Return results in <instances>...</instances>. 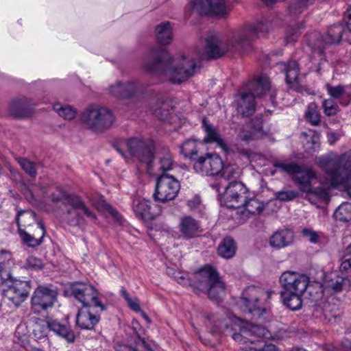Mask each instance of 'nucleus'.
<instances>
[{
  "mask_svg": "<svg viewBox=\"0 0 351 351\" xmlns=\"http://www.w3.org/2000/svg\"><path fill=\"white\" fill-rule=\"evenodd\" d=\"M175 279L176 280V281L180 283V284H182L183 285H186L187 284L189 283V280L188 278H186L185 276H184L180 272H178L175 276H174Z\"/></svg>",
  "mask_w": 351,
  "mask_h": 351,
  "instance_id": "obj_52",
  "label": "nucleus"
},
{
  "mask_svg": "<svg viewBox=\"0 0 351 351\" xmlns=\"http://www.w3.org/2000/svg\"><path fill=\"white\" fill-rule=\"evenodd\" d=\"M53 202H61L64 208L63 219L69 226H80L86 223V217L90 220L97 219L96 214L85 204L82 198L77 195L68 193L61 186H58L51 195Z\"/></svg>",
  "mask_w": 351,
  "mask_h": 351,
  "instance_id": "obj_4",
  "label": "nucleus"
},
{
  "mask_svg": "<svg viewBox=\"0 0 351 351\" xmlns=\"http://www.w3.org/2000/svg\"><path fill=\"white\" fill-rule=\"evenodd\" d=\"M70 289L71 295L82 304V306L99 308V311L106 310L105 306L98 298L97 289L93 285L76 282L71 285Z\"/></svg>",
  "mask_w": 351,
  "mask_h": 351,
  "instance_id": "obj_12",
  "label": "nucleus"
},
{
  "mask_svg": "<svg viewBox=\"0 0 351 351\" xmlns=\"http://www.w3.org/2000/svg\"><path fill=\"white\" fill-rule=\"evenodd\" d=\"M121 294L123 296V298L128 302L131 299L129 294L127 293L126 290L125 289H122L121 290Z\"/></svg>",
  "mask_w": 351,
  "mask_h": 351,
  "instance_id": "obj_57",
  "label": "nucleus"
},
{
  "mask_svg": "<svg viewBox=\"0 0 351 351\" xmlns=\"http://www.w3.org/2000/svg\"><path fill=\"white\" fill-rule=\"evenodd\" d=\"M305 117L306 120L312 125H317L320 122V114L317 110L315 103L308 104L305 112Z\"/></svg>",
  "mask_w": 351,
  "mask_h": 351,
  "instance_id": "obj_43",
  "label": "nucleus"
},
{
  "mask_svg": "<svg viewBox=\"0 0 351 351\" xmlns=\"http://www.w3.org/2000/svg\"><path fill=\"white\" fill-rule=\"evenodd\" d=\"M156 36L158 42L162 45H169L173 40L172 25L169 21H164L156 25Z\"/></svg>",
  "mask_w": 351,
  "mask_h": 351,
  "instance_id": "obj_30",
  "label": "nucleus"
},
{
  "mask_svg": "<svg viewBox=\"0 0 351 351\" xmlns=\"http://www.w3.org/2000/svg\"><path fill=\"white\" fill-rule=\"evenodd\" d=\"M158 169L165 173V172L173 169L176 163L171 152L168 149H165L158 154Z\"/></svg>",
  "mask_w": 351,
  "mask_h": 351,
  "instance_id": "obj_35",
  "label": "nucleus"
},
{
  "mask_svg": "<svg viewBox=\"0 0 351 351\" xmlns=\"http://www.w3.org/2000/svg\"><path fill=\"white\" fill-rule=\"evenodd\" d=\"M279 282L284 290L280 294L282 302L291 310L300 309L304 300L314 303L315 311H319L322 304H324L323 309L326 310L328 305L323 297L320 282H311L306 275L293 271H284L280 276Z\"/></svg>",
  "mask_w": 351,
  "mask_h": 351,
  "instance_id": "obj_3",
  "label": "nucleus"
},
{
  "mask_svg": "<svg viewBox=\"0 0 351 351\" xmlns=\"http://www.w3.org/2000/svg\"><path fill=\"white\" fill-rule=\"evenodd\" d=\"M57 300V292L44 286L38 287L32 297V307L36 313L53 307Z\"/></svg>",
  "mask_w": 351,
  "mask_h": 351,
  "instance_id": "obj_19",
  "label": "nucleus"
},
{
  "mask_svg": "<svg viewBox=\"0 0 351 351\" xmlns=\"http://www.w3.org/2000/svg\"><path fill=\"white\" fill-rule=\"evenodd\" d=\"M317 164L325 172L329 184L332 187L343 186L351 198V152L334 157H320Z\"/></svg>",
  "mask_w": 351,
  "mask_h": 351,
  "instance_id": "obj_5",
  "label": "nucleus"
},
{
  "mask_svg": "<svg viewBox=\"0 0 351 351\" xmlns=\"http://www.w3.org/2000/svg\"><path fill=\"white\" fill-rule=\"evenodd\" d=\"M202 128L206 134L204 138V141L206 143H216L223 148L226 147V144L219 134L217 128L210 124L206 118L202 120Z\"/></svg>",
  "mask_w": 351,
  "mask_h": 351,
  "instance_id": "obj_32",
  "label": "nucleus"
},
{
  "mask_svg": "<svg viewBox=\"0 0 351 351\" xmlns=\"http://www.w3.org/2000/svg\"><path fill=\"white\" fill-rule=\"evenodd\" d=\"M190 4L200 15L225 16L231 10L225 0H190Z\"/></svg>",
  "mask_w": 351,
  "mask_h": 351,
  "instance_id": "obj_16",
  "label": "nucleus"
},
{
  "mask_svg": "<svg viewBox=\"0 0 351 351\" xmlns=\"http://www.w3.org/2000/svg\"><path fill=\"white\" fill-rule=\"evenodd\" d=\"M180 152L185 158H191L197 155V149L196 141L191 139L185 141L180 147Z\"/></svg>",
  "mask_w": 351,
  "mask_h": 351,
  "instance_id": "obj_42",
  "label": "nucleus"
},
{
  "mask_svg": "<svg viewBox=\"0 0 351 351\" xmlns=\"http://www.w3.org/2000/svg\"><path fill=\"white\" fill-rule=\"evenodd\" d=\"M298 195L297 191H279L274 193L276 199L282 202H289L294 199Z\"/></svg>",
  "mask_w": 351,
  "mask_h": 351,
  "instance_id": "obj_48",
  "label": "nucleus"
},
{
  "mask_svg": "<svg viewBox=\"0 0 351 351\" xmlns=\"http://www.w3.org/2000/svg\"><path fill=\"white\" fill-rule=\"evenodd\" d=\"M348 21H347V27H348V34H346V40H348V38H351V8L348 11Z\"/></svg>",
  "mask_w": 351,
  "mask_h": 351,
  "instance_id": "obj_54",
  "label": "nucleus"
},
{
  "mask_svg": "<svg viewBox=\"0 0 351 351\" xmlns=\"http://www.w3.org/2000/svg\"><path fill=\"white\" fill-rule=\"evenodd\" d=\"M337 271L348 282L351 280V254L346 250Z\"/></svg>",
  "mask_w": 351,
  "mask_h": 351,
  "instance_id": "obj_36",
  "label": "nucleus"
},
{
  "mask_svg": "<svg viewBox=\"0 0 351 351\" xmlns=\"http://www.w3.org/2000/svg\"><path fill=\"white\" fill-rule=\"evenodd\" d=\"M200 204L199 197H193L192 199L188 201V206L191 208L194 209L197 208Z\"/></svg>",
  "mask_w": 351,
  "mask_h": 351,
  "instance_id": "obj_55",
  "label": "nucleus"
},
{
  "mask_svg": "<svg viewBox=\"0 0 351 351\" xmlns=\"http://www.w3.org/2000/svg\"><path fill=\"white\" fill-rule=\"evenodd\" d=\"M32 103L26 97H21L12 101L9 112L15 118H23L30 114Z\"/></svg>",
  "mask_w": 351,
  "mask_h": 351,
  "instance_id": "obj_28",
  "label": "nucleus"
},
{
  "mask_svg": "<svg viewBox=\"0 0 351 351\" xmlns=\"http://www.w3.org/2000/svg\"><path fill=\"white\" fill-rule=\"evenodd\" d=\"M221 176L226 180L237 178L240 175V169L235 165H224L221 171Z\"/></svg>",
  "mask_w": 351,
  "mask_h": 351,
  "instance_id": "obj_44",
  "label": "nucleus"
},
{
  "mask_svg": "<svg viewBox=\"0 0 351 351\" xmlns=\"http://www.w3.org/2000/svg\"><path fill=\"white\" fill-rule=\"evenodd\" d=\"M269 27L267 22L258 21L234 31L224 43L219 42L217 36H210L205 40L204 51H198L195 58L188 55L172 58L166 49L160 47L153 48L144 57L143 66L149 73L172 83L180 84L199 71V60L218 58L228 51L241 52L250 45L252 39L267 32Z\"/></svg>",
  "mask_w": 351,
  "mask_h": 351,
  "instance_id": "obj_2",
  "label": "nucleus"
},
{
  "mask_svg": "<svg viewBox=\"0 0 351 351\" xmlns=\"http://www.w3.org/2000/svg\"><path fill=\"white\" fill-rule=\"evenodd\" d=\"M130 308L135 312L141 311V307L136 298L130 299L127 302Z\"/></svg>",
  "mask_w": 351,
  "mask_h": 351,
  "instance_id": "obj_51",
  "label": "nucleus"
},
{
  "mask_svg": "<svg viewBox=\"0 0 351 351\" xmlns=\"http://www.w3.org/2000/svg\"><path fill=\"white\" fill-rule=\"evenodd\" d=\"M275 170L271 171L274 175L278 171L285 172L291 176L292 180L302 192L307 193V196L315 195L319 199L328 201L330 199L327 189L319 187L313 189L311 184L317 179L315 173L308 168H305L295 162H276L274 164Z\"/></svg>",
  "mask_w": 351,
  "mask_h": 351,
  "instance_id": "obj_6",
  "label": "nucleus"
},
{
  "mask_svg": "<svg viewBox=\"0 0 351 351\" xmlns=\"http://www.w3.org/2000/svg\"><path fill=\"white\" fill-rule=\"evenodd\" d=\"M35 217L36 215L34 212L27 210L19 212L16 218V223L19 226V234L23 243H25V245L30 247H37L43 243V237L46 232L44 224L40 221L37 222L38 228L41 231V237L39 239L35 238L34 236L29 234L25 230L21 229L20 226H26L25 223V219H31L32 220H34Z\"/></svg>",
  "mask_w": 351,
  "mask_h": 351,
  "instance_id": "obj_18",
  "label": "nucleus"
},
{
  "mask_svg": "<svg viewBox=\"0 0 351 351\" xmlns=\"http://www.w3.org/2000/svg\"><path fill=\"white\" fill-rule=\"evenodd\" d=\"M348 42L350 44H351V38H348Z\"/></svg>",
  "mask_w": 351,
  "mask_h": 351,
  "instance_id": "obj_62",
  "label": "nucleus"
},
{
  "mask_svg": "<svg viewBox=\"0 0 351 351\" xmlns=\"http://www.w3.org/2000/svg\"><path fill=\"white\" fill-rule=\"evenodd\" d=\"M301 235L303 238L313 244L317 243L320 238V232L308 228H302Z\"/></svg>",
  "mask_w": 351,
  "mask_h": 351,
  "instance_id": "obj_47",
  "label": "nucleus"
},
{
  "mask_svg": "<svg viewBox=\"0 0 351 351\" xmlns=\"http://www.w3.org/2000/svg\"><path fill=\"white\" fill-rule=\"evenodd\" d=\"M14 262L12 254L2 250L0 251V278L1 280H8L11 277V269L14 266Z\"/></svg>",
  "mask_w": 351,
  "mask_h": 351,
  "instance_id": "obj_31",
  "label": "nucleus"
},
{
  "mask_svg": "<svg viewBox=\"0 0 351 351\" xmlns=\"http://www.w3.org/2000/svg\"><path fill=\"white\" fill-rule=\"evenodd\" d=\"M348 282V281L343 277L339 272L337 270L327 273L324 276V285H322L323 289V297L326 300V303L328 304L326 310L323 309L324 304H322V307H319V311H322L324 315L326 317L327 312L330 311V306L328 302L327 299L324 297V291H334L340 292L343 290L344 286Z\"/></svg>",
  "mask_w": 351,
  "mask_h": 351,
  "instance_id": "obj_20",
  "label": "nucleus"
},
{
  "mask_svg": "<svg viewBox=\"0 0 351 351\" xmlns=\"http://www.w3.org/2000/svg\"><path fill=\"white\" fill-rule=\"evenodd\" d=\"M80 121L87 129L95 132H103L112 127L115 117L108 108L93 104L84 109L80 116Z\"/></svg>",
  "mask_w": 351,
  "mask_h": 351,
  "instance_id": "obj_9",
  "label": "nucleus"
},
{
  "mask_svg": "<svg viewBox=\"0 0 351 351\" xmlns=\"http://www.w3.org/2000/svg\"><path fill=\"white\" fill-rule=\"evenodd\" d=\"M237 246L233 239L230 237H225L218 246L219 256L228 259L233 257L236 253Z\"/></svg>",
  "mask_w": 351,
  "mask_h": 351,
  "instance_id": "obj_34",
  "label": "nucleus"
},
{
  "mask_svg": "<svg viewBox=\"0 0 351 351\" xmlns=\"http://www.w3.org/2000/svg\"><path fill=\"white\" fill-rule=\"evenodd\" d=\"M223 168V160L217 154L206 153L199 156L193 162L194 171L205 176H215Z\"/></svg>",
  "mask_w": 351,
  "mask_h": 351,
  "instance_id": "obj_15",
  "label": "nucleus"
},
{
  "mask_svg": "<svg viewBox=\"0 0 351 351\" xmlns=\"http://www.w3.org/2000/svg\"><path fill=\"white\" fill-rule=\"evenodd\" d=\"M223 202L230 208H241L248 195L246 186L240 182L233 181L225 188Z\"/></svg>",
  "mask_w": 351,
  "mask_h": 351,
  "instance_id": "obj_17",
  "label": "nucleus"
},
{
  "mask_svg": "<svg viewBox=\"0 0 351 351\" xmlns=\"http://www.w3.org/2000/svg\"><path fill=\"white\" fill-rule=\"evenodd\" d=\"M244 210L241 215L248 217L249 215H260L265 209V204L254 197H250L249 195L246 197V201L243 204Z\"/></svg>",
  "mask_w": 351,
  "mask_h": 351,
  "instance_id": "obj_33",
  "label": "nucleus"
},
{
  "mask_svg": "<svg viewBox=\"0 0 351 351\" xmlns=\"http://www.w3.org/2000/svg\"><path fill=\"white\" fill-rule=\"evenodd\" d=\"M278 66L282 68L285 73L286 82L290 88L302 95L311 94L310 90L302 85L298 80L300 69L297 62L290 61L287 63L281 62L278 63Z\"/></svg>",
  "mask_w": 351,
  "mask_h": 351,
  "instance_id": "obj_21",
  "label": "nucleus"
},
{
  "mask_svg": "<svg viewBox=\"0 0 351 351\" xmlns=\"http://www.w3.org/2000/svg\"><path fill=\"white\" fill-rule=\"evenodd\" d=\"M180 237L189 240L200 235L203 230L200 221L191 216H183L178 224Z\"/></svg>",
  "mask_w": 351,
  "mask_h": 351,
  "instance_id": "obj_24",
  "label": "nucleus"
},
{
  "mask_svg": "<svg viewBox=\"0 0 351 351\" xmlns=\"http://www.w3.org/2000/svg\"><path fill=\"white\" fill-rule=\"evenodd\" d=\"M339 139V136L334 132L328 134V141L330 145H333Z\"/></svg>",
  "mask_w": 351,
  "mask_h": 351,
  "instance_id": "obj_56",
  "label": "nucleus"
},
{
  "mask_svg": "<svg viewBox=\"0 0 351 351\" xmlns=\"http://www.w3.org/2000/svg\"><path fill=\"white\" fill-rule=\"evenodd\" d=\"M53 110L64 119L71 120L76 116V110L69 105L56 104L53 105Z\"/></svg>",
  "mask_w": 351,
  "mask_h": 351,
  "instance_id": "obj_40",
  "label": "nucleus"
},
{
  "mask_svg": "<svg viewBox=\"0 0 351 351\" xmlns=\"http://www.w3.org/2000/svg\"><path fill=\"white\" fill-rule=\"evenodd\" d=\"M252 126L255 132L263 133V120L260 118H256L252 121Z\"/></svg>",
  "mask_w": 351,
  "mask_h": 351,
  "instance_id": "obj_50",
  "label": "nucleus"
},
{
  "mask_svg": "<svg viewBox=\"0 0 351 351\" xmlns=\"http://www.w3.org/2000/svg\"><path fill=\"white\" fill-rule=\"evenodd\" d=\"M108 89L111 95L120 98H129L141 90L140 86L134 82H128L125 84L117 82Z\"/></svg>",
  "mask_w": 351,
  "mask_h": 351,
  "instance_id": "obj_26",
  "label": "nucleus"
},
{
  "mask_svg": "<svg viewBox=\"0 0 351 351\" xmlns=\"http://www.w3.org/2000/svg\"><path fill=\"white\" fill-rule=\"evenodd\" d=\"M136 348H132L126 345H119L117 347V351H153L152 349L148 348L147 343L144 339L138 337L136 341Z\"/></svg>",
  "mask_w": 351,
  "mask_h": 351,
  "instance_id": "obj_45",
  "label": "nucleus"
},
{
  "mask_svg": "<svg viewBox=\"0 0 351 351\" xmlns=\"http://www.w3.org/2000/svg\"><path fill=\"white\" fill-rule=\"evenodd\" d=\"M346 251L351 254V244L346 247Z\"/></svg>",
  "mask_w": 351,
  "mask_h": 351,
  "instance_id": "obj_59",
  "label": "nucleus"
},
{
  "mask_svg": "<svg viewBox=\"0 0 351 351\" xmlns=\"http://www.w3.org/2000/svg\"><path fill=\"white\" fill-rule=\"evenodd\" d=\"M273 291L251 286L242 293L238 305L245 314L252 315L259 323L252 324L243 321L229 311L214 313L206 315L205 324L212 339L200 337L204 344L214 346L221 335L230 336L234 341L245 344L243 351H278L277 347L261 340L255 341L252 337L269 339L271 333L263 324L271 319L267 302Z\"/></svg>",
  "mask_w": 351,
  "mask_h": 351,
  "instance_id": "obj_1",
  "label": "nucleus"
},
{
  "mask_svg": "<svg viewBox=\"0 0 351 351\" xmlns=\"http://www.w3.org/2000/svg\"><path fill=\"white\" fill-rule=\"evenodd\" d=\"M49 330V321L39 320L34 324L32 334L35 339L39 340L46 337Z\"/></svg>",
  "mask_w": 351,
  "mask_h": 351,
  "instance_id": "obj_39",
  "label": "nucleus"
},
{
  "mask_svg": "<svg viewBox=\"0 0 351 351\" xmlns=\"http://www.w3.org/2000/svg\"><path fill=\"white\" fill-rule=\"evenodd\" d=\"M99 308L82 306L76 315V324L82 330H92L100 320Z\"/></svg>",
  "mask_w": 351,
  "mask_h": 351,
  "instance_id": "obj_22",
  "label": "nucleus"
},
{
  "mask_svg": "<svg viewBox=\"0 0 351 351\" xmlns=\"http://www.w3.org/2000/svg\"><path fill=\"white\" fill-rule=\"evenodd\" d=\"M240 136H241L242 138H243V139H245V140H246V141H248V140H249V138H250V136L241 135V134L240 135Z\"/></svg>",
  "mask_w": 351,
  "mask_h": 351,
  "instance_id": "obj_58",
  "label": "nucleus"
},
{
  "mask_svg": "<svg viewBox=\"0 0 351 351\" xmlns=\"http://www.w3.org/2000/svg\"><path fill=\"white\" fill-rule=\"evenodd\" d=\"M172 109L168 108V105L162 102L159 108H152V112L161 121H168L172 119Z\"/></svg>",
  "mask_w": 351,
  "mask_h": 351,
  "instance_id": "obj_41",
  "label": "nucleus"
},
{
  "mask_svg": "<svg viewBox=\"0 0 351 351\" xmlns=\"http://www.w3.org/2000/svg\"><path fill=\"white\" fill-rule=\"evenodd\" d=\"M16 160L26 174L31 178L34 179L36 178L37 175V165L35 162L22 157L16 158Z\"/></svg>",
  "mask_w": 351,
  "mask_h": 351,
  "instance_id": "obj_37",
  "label": "nucleus"
},
{
  "mask_svg": "<svg viewBox=\"0 0 351 351\" xmlns=\"http://www.w3.org/2000/svg\"><path fill=\"white\" fill-rule=\"evenodd\" d=\"M291 351H306L304 349H301V348H295V349H293Z\"/></svg>",
  "mask_w": 351,
  "mask_h": 351,
  "instance_id": "obj_60",
  "label": "nucleus"
},
{
  "mask_svg": "<svg viewBox=\"0 0 351 351\" xmlns=\"http://www.w3.org/2000/svg\"><path fill=\"white\" fill-rule=\"evenodd\" d=\"M334 217L340 221H348L351 220V203H342L335 211Z\"/></svg>",
  "mask_w": 351,
  "mask_h": 351,
  "instance_id": "obj_38",
  "label": "nucleus"
},
{
  "mask_svg": "<svg viewBox=\"0 0 351 351\" xmlns=\"http://www.w3.org/2000/svg\"><path fill=\"white\" fill-rule=\"evenodd\" d=\"M143 317L146 320L149 321V317L146 314L143 313Z\"/></svg>",
  "mask_w": 351,
  "mask_h": 351,
  "instance_id": "obj_61",
  "label": "nucleus"
},
{
  "mask_svg": "<svg viewBox=\"0 0 351 351\" xmlns=\"http://www.w3.org/2000/svg\"><path fill=\"white\" fill-rule=\"evenodd\" d=\"M180 189L179 181L172 176L162 173L156 180L154 198L160 202H167L174 199Z\"/></svg>",
  "mask_w": 351,
  "mask_h": 351,
  "instance_id": "obj_13",
  "label": "nucleus"
},
{
  "mask_svg": "<svg viewBox=\"0 0 351 351\" xmlns=\"http://www.w3.org/2000/svg\"><path fill=\"white\" fill-rule=\"evenodd\" d=\"M7 287L3 290V296L19 306L27 297L30 289V281L14 278L12 275L8 280H1Z\"/></svg>",
  "mask_w": 351,
  "mask_h": 351,
  "instance_id": "obj_14",
  "label": "nucleus"
},
{
  "mask_svg": "<svg viewBox=\"0 0 351 351\" xmlns=\"http://www.w3.org/2000/svg\"><path fill=\"white\" fill-rule=\"evenodd\" d=\"M322 107L324 114L328 117L334 116L339 112L337 104L330 98L324 100Z\"/></svg>",
  "mask_w": 351,
  "mask_h": 351,
  "instance_id": "obj_46",
  "label": "nucleus"
},
{
  "mask_svg": "<svg viewBox=\"0 0 351 351\" xmlns=\"http://www.w3.org/2000/svg\"><path fill=\"white\" fill-rule=\"evenodd\" d=\"M326 90L332 99H340L339 103L348 106L351 102V93L346 90L342 85L331 86L326 84Z\"/></svg>",
  "mask_w": 351,
  "mask_h": 351,
  "instance_id": "obj_29",
  "label": "nucleus"
},
{
  "mask_svg": "<svg viewBox=\"0 0 351 351\" xmlns=\"http://www.w3.org/2000/svg\"><path fill=\"white\" fill-rule=\"evenodd\" d=\"M192 285L197 293L205 292L214 301H219L225 295L224 283L216 269L209 265L204 266L194 274Z\"/></svg>",
  "mask_w": 351,
  "mask_h": 351,
  "instance_id": "obj_8",
  "label": "nucleus"
},
{
  "mask_svg": "<svg viewBox=\"0 0 351 351\" xmlns=\"http://www.w3.org/2000/svg\"><path fill=\"white\" fill-rule=\"evenodd\" d=\"M249 92H242L237 100V110L243 116H251L255 111V97L269 95L272 104L276 99V90L272 89L268 77L261 75L250 82Z\"/></svg>",
  "mask_w": 351,
  "mask_h": 351,
  "instance_id": "obj_7",
  "label": "nucleus"
},
{
  "mask_svg": "<svg viewBox=\"0 0 351 351\" xmlns=\"http://www.w3.org/2000/svg\"><path fill=\"white\" fill-rule=\"evenodd\" d=\"M345 28L342 25H334L330 27L324 37L320 36L319 32H314L306 37L308 45L311 50L319 56L324 54L325 46L338 44L345 34Z\"/></svg>",
  "mask_w": 351,
  "mask_h": 351,
  "instance_id": "obj_11",
  "label": "nucleus"
},
{
  "mask_svg": "<svg viewBox=\"0 0 351 351\" xmlns=\"http://www.w3.org/2000/svg\"><path fill=\"white\" fill-rule=\"evenodd\" d=\"M132 209L136 216L143 220H152L160 213V208L158 205L141 198L133 201Z\"/></svg>",
  "mask_w": 351,
  "mask_h": 351,
  "instance_id": "obj_23",
  "label": "nucleus"
},
{
  "mask_svg": "<svg viewBox=\"0 0 351 351\" xmlns=\"http://www.w3.org/2000/svg\"><path fill=\"white\" fill-rule=\"evenodd\" d=\"M105 208L110 215H112V216H113L117 220H119L120 216L114 208H113L111 205L106 204L105 205Z\"/></svg>",
  "mask_w": 351,
  "mask_h": 351,
  "instance_id": "obj_53",
  "label": "nucleus"
},
{
  "mask_svg": "<svg viewBox=\"0 0 351 351\" xmlns=\"http://www.w3.org/2000/svg\"><path fill=\"white\" fill-rule=\"evenodd\" d=\"M295 234L289 228H280L275 231L269 238V245L274 249L285 248L294 242Z\"/></svg>",
  "mask_w": 351,
  "mask_h": 351,
  "instance_id": "obj_25",
  "label": "nucleus"
},
{
  "mask_svg": "<svg viewBox=\"0 0 351 351\" xmlns=\"http://www.w3.org/2000/svg\"><path fill=\"white\" fill-rule=\"evenodd\" d=\"M49 330L68 343H73L77 337L70 325L63 324L58 320L49 321Z\"/></svg>",
  "mask_w": 351,
  "mask_h": 351,
  "instance_id": "obj_27",
  "label": "nucleus"
},
{
  "mask_svg": "<svg viewBox=\"0 0 351 351\" xmlns=\"http://www.w3.org/2000/svg\"><path fill=\"white\" fill-rule=\"evenodd\" d=\"M25 267L29 269L37 270L43 267L41 259L35 256H29L26 259Z\"/></svg>",
  "mask_w": 351,
  "mask_h": 351,
  "instance_id": "obj_49",
  "label": "nucleus"
},
{
  "mask_svg": "<svg viewBox=\"0 0 351 351\" xmlns=\"http://www.w3.org/2000/svg\"><path fill=\"white\" fill-rule=\"evenodd\" d=\"M125 146L128 149V154L123 152V149L119 145L114 146L117 152L126 160L134 158L143 163H145L151 169V163L154 158V144L152 141L131 138L125 141Z\"/></svg>",
  "mask_w": 351,
  "mask_h": 351,
  "instance_id": "obj_10",
  "label": "nucleus"
}]
</instances>
